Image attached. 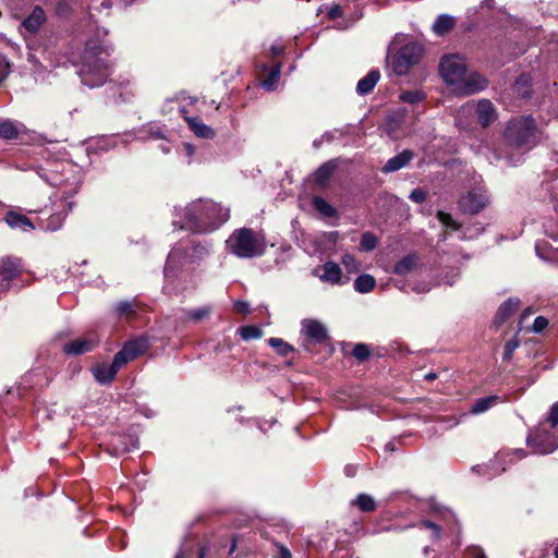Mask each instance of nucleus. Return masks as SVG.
<instances>
[{"label": "nucleus", "instance_id": "56", "mask_svg": "<svg viewBox=\"0 0 558 558\" xmlns=\"http://www.w3.org/2000/svg\"><path fill=\"white\" fill-rule=\"evenodd\" d=\"M327 329L324 325L316 322V344L324 343L327 340Z\"/></svg>", "mask_w": 558, "mask_h": 558}, {"label": "nucleus", "instance_id": "24", "mask_svg": "<svg viewBox=\"0 0 558 558\" xmlns=\"http://www.w3.org/2000/svg\"><path fill=\"white\" fill-rule=\"evenodd\" d=\"M190 130L201 138L211 140L216 136V132L209 125L205 124L198 117L186 118Z\"/></svg>", "mask_w": 558, "mask_h": 558}, {"label": "nucleus", "instance_id": "5", "mask_svg": "<svg viewBox=\"0 0 558 558\" xmlns=\"http://www.w3.org/2000/svg\"><path fill=\"white\" fill-rule=\"evenodd\" d=\"M505 138L510 146L530 150L539 143L541 132L532 116H520L508 122Z\"/></svg>", "mask_w": 558, "mask_h": 558}, {"label": "nucleus", "instance_id": "60", "mask_svg": "<svg viewBox=\"0 0 558 558\" xmlns=\"http://www.w3.org/2000/svg\"><path fill=\"white\" fill-rule=\"evenodd\" d=\"M512 454H514L518 460H521L526 456L523 449H515L512 451Z\"/></svg>", "mask_w": 558, "mask_h": 558}, {"label": "nucleus", "instance_id": "46", "mask_svg": "<svg viewBox=\"0 0 558 558\" xmlns=\"http://www.w3.org/2000/svg\"><path fill=\"white\" fill-rule=\"evenodd\" d=\"M210 313V307H199V308H194V310H191L189 311L187 313V317L197 323V322H201L202 319L206 318Z\"/></svg>", "mask_w": 558, "mask_h": 558}, {"label": "nucleus", "instance_id": "18", "mask_svg": "<svg viewBox=\"0 0 558 558\" xmlns=\"http://www.w3.org/2000/svg\"><path fill=\"white\" fill-rule=\"evenodd\" d=\"M319 279L332 286H343L350 281L348 276H343L341 267L335 262H327L323 265V274Z\"/></svg>", "mask_w": 558, "mask_h": 558}, {"label": "nucleus", "instance_id": "36", "mask_svg": "<svg viewBox=\"0 0 558 558\" xmlns=\"http://www.w3.org/2000/svg\"><path fill=\"white\" fill-rule=\"evenodd\" d=\"M238 333L244 341L256 340L263 337V329L257 325H245L238 329Z\"/></svg>", "mask_w": 558, "mask_h": 558}, {"label": "nucleus", "instance_id": "31", "mask_svg": "<svg viewBox=\"0 0 558 558\" xmlns=\"http://www.w3.org/2000/svg\"><path fill=\"white\" fill-rule=\"evenodd\" d=\"M416 262L417 258L415 255H407L395 265L392 272L399 276L408 275L415 268Z\"/></svg>", "mask_w": 558, "mask_h": 558}, {"label": "nucleus", "instance_id": "29", "mask_svg": "<svg viewBox=\"0 0 558 558\" xmlns=\"http://www.w3.org/2000/svg\"><path fill=\"white\" fill-rule=\"evenodd\" d=\"M513 94L522 99H527L532 93V82L527 74L520 75L512 86Z\"/></svg>", "mask_w": 558, "mask_h": 558}, {"label": "nucleus", "instance_id": "37", "mask_svg": "<svg viewBox=\"0 0 558 558\" xmlns=\"http://www.w3.org/2000/svg\"><path fill=\"white\" fill-rule=\"evenodd\" d=\"M281 63L277 62L272 65L269 73L263 81V87L267 90H274L280 78Z\"/></svg>", "mask_w": 558, "mask_h": 558}, {"label": "nucleus", "instance_id": "20", "mask_svg": "<svg viewBox=\"0 0 558 558\" xmlns=\"http://www.w3.org/2000/svg\"><path fill=\"white\" fill-rule=\"evenodd\" d=\"M414 154L410 149H404L392 158L388 159L381 168L384 173H392L404 168L413 159Z\"/></svg>", "mask_w": 558, "mask_h": 558}, {"label": "nucleus", "instance_id": "44", "mask_svg": "<svg viewBox=\"0 0 558 558\" xmlns=\"http://www.w3.org/2000/svg\"><path fill=\"white\" fill-rule=\"evenodd\" d=\"M341 262L349 274L357 272L360 270L359 262L351 254H344Z\"/></svg>", "mask_w": 558, "mask_h": 558}, {"label": "nucleus", "instance_id": "35", "mask_svg": "<svg viewBox=\"0 0 558 558\" xmlns=\"http://www.w3.org/2000/svg\"><path fill=\"white\" fill-rule=\"evenodd\" d=\"M498 400H499L498 396H488V397L480 398L473 403V405L471 408V413L472 414L484 413L487 410H489L493 405H495Z\"/></svg>", "mask_w": 558, "mask_h": 558}, {"label": "nucleus", "instance_id": "54", "mask_svg": "<svg viewBox=\"0 0 558 558\" xmlns=\"http://www.w3.org/2000/svg\"><path fill=\"white\" fill-rule=\"evenodd\" d=\"M548 326V319L544 316H537L532 325V330L535 333L542 332Z\"/></svg>", "mask_w": 558, "mask_h": 558}, {"label": "nucleus", "instance_id": "15", "mask_svg": "<svg viewBox=\"0 0 558 558\" xmlns=\"http://www.w3.org/2000/svg\"><path fill=\"white\" fill-rule=\"evenodd\" d=\"M99 345V339L95 333H89L84 337H80L70 340L63 345V352L68 355H82L93 351Z\"/></svg>", "mask_w": 558, "mask_h": 558}, {"label": "nucleus", "instance_id": "9", "mask_svg": "<svg viewBox=\"0 0 558 558\" xmlns=\"http://www.w3.org/2000/svg\"><path fill=\"white\" fill-rule=\"evenodd\" d=\"M527 446L534 453L547 454L558 448V438L541 423L526 438Z\"/></svg>", "mask_w": 558, "mask_h": 558}, {"label": "nucleus", "instance_id": "25", "mask_svg": "<svg viewBox=\"0 0 558 558\" xmlns=\"http://www.w3.org/2000/svg\"><path fill=\"white\" fill-rule=\"evenodd\" d=\"M301 345L305 351L312 352L314 348V319L307 318L302 322Z\"/></svg>", "mask_w": 558, "mask_h": 558}, {"label": "nucleus", "instance_id": "3", "mask_svg": "<svg viewBox=\"0 0 558 558\" xmlns=\"http://www.w3.org/2000/svg\"><path fill=\"white\" fill-rule=\"evenodd\" d=\"M211 245L207 241L186 239L179 241L168 254L165 276H175V271L185 263L199 264L210 253Z\"/></svg>", "mask_w": 558, "mask_h": 558}, {"label": "nucleus", "instance_id": "28", "mask_svg": "<svg viewBox=\"0 0 558 558\" xmlns=\"http://www.w3.org/2000/svg\"><path fill=\"white\" fill-rule=\"evenodd\" d=\"M456 25V19L449 14H440L433 24V32L438 36L449 33Z\"/></svg>", "mask_w": 558, "mask_h": 558}, {"label": "nucleus", "instance_id": "62", "mask_svg": "<svg viewBox=\"0 0 558 558\" xmlns=\"http://www.w3.org/2000/svg\"><path fill=\"white\" fill-rule=\"evenodd\" d=\"M114 454H119V452H126L129 451L128 447H124L122 449H119L117 446L113 445Z\"/></svg>", "mask_w": 558, "mask_h": 558}, {"label": "nucleus", "instance_id": "61", "mask_svg": "<svg viewBox=\"0 0 558 558\" xmlns=\"http://www.w3.org/2000/svg\"><path fill=\"white\" fill-rule=\"evenodd\" d=\"M438 377V375L434 372H429L424 375V378L428 381L435 380Z\"/></svg>", "mask_w": 558, "mask_h": 558}, {"label": "nucleus", "instance_id": "2", "mask_svg": "<svg viewBox=\"0 0 558 558\" xmlns=\"http://www.w3.org/2000/svg\"><path fill=\"white\" fill-rule=\"evenodd\" d=\"M229 218L228 210L214 202H196L185 208L186 228L193 233H208L218 229Z\"/></svg>", "mask_w": 558, "mask_h": 558}, {"label": "nucleus", "instance_id": "23", "mask_svg": "<svg viewBox=\"0 0 558 558\" xmlns=\"http://www.w3.org/2000/svg\"><path fill=\"white\" fill-rule=\"evenodd\" d=\"M24 125L9 119H0V138L15 141L19 138Z\"/></svg>", "mask_w": 558, "mask_h": 558}, {"label": "nucleus", "instance_id": "8", "mask_svg": "<svg viewBox=\"0 0 558 558\" xmlns=\"http://www.w3.org/2000/svg\"><path fill=\"white\" fill-rule=\"evenodd\" d=\"M468 69L463 57L459 54H448L441 58L439 63V73L442 80L454 89L465 76Z\"/></svg>", "mask_w": 558, "mask_h": 558}, {"label": "nucleus", "instance_id": "32", "mask_svg": "<svg viewBox=\"0 0 558 558\" xmlns=\"http://www.w3.org/2000/svg\"><path fill=\"white\" fill-rule=\"evenodd\" d=\"M269 347H271L276 353L282 357H288L293 354L295 349L290 343L286 342L281 338L271 337L267 340Z\"/></svg>", "mask_w": 558, "mask_h": 558}, {"label": "nucleus", "instance_id": "4", "mask_svg": "<svg viewBox=\"0 0 558 558\" xmlns=\"http://www.w3.org/2000/svg\"><path fill=\"white\" fill-rule=\"evenodd\" d=\"M226 247L232 255L251 259L260 257L266 252V239L263 232L254 231L251 228L235 229L228 240Z\"/></svg>", "mask_w": 558, "mask_h": 558}, {"label": "nucleus", "instance_id": "21", "mask_svg": "<svg viewBox=\"0 0 558 558\" xmlns=\"http://www.w3.org/2000/svg\"><path fill=\"white\" fill-rule=\"evenodd\" d=\"M74 202H68L62 210L51 214L47 219L46 225L40 226V228L49 232L58 231L62 228L68 213L72 210Z\"/></svg>", "mask_w": 558, "mask_h": 558}, {"label": "nucleus", "instance_id": "1", "mask_svg": "<svg viewBox=\"0 0 558 558\" xmlns=\"http://www.w3.org/2000/svg\"><path fill=\"white\" fill-rule=\"evenodd\" d=\"M111 48L104 39L90 37L84 46L77 74L82 84L89 88L102 86L111 74Z\"/></svg>", "mask_w": 558, "mask_h": 558}, {"label": "nucleus", "instance_id": "55", "mask_svg": "<svg viewBox=\"0 0 558 558\" xmlns=\"http://www.w3.org/2000/svg\"><path fill=\"white\" fill-rule=\"evenodd\" d=\"M233 310L238 314H250L251 313V306L246 301H235L233 304Z\"/></svg>", "mask_w": 558, "mask_h": 558}, {"label": "nucleus", "instance_id": "33", "mask_svg": "<svg viewBox=\"0 0 558 558\" xmlns=\"http://www.w3.org/2000/svg\"><path fill=\"white\" fill-rule=\"evenodd\" d=\"M375 284L376 280L372 275L363 274L356 277L353 287L356 292L364 294L371 292Z\"/></svg>", "mask_w": 558, "mask_h": 558}, {"label": "nucleus", "instance_id": "57", "mask_svg": "<svg viewBox=\"0 0 558 558\" xmlns=\"http://www.w3.org/2000/svg\"><path fill=\"white\" fill-rule=\"evenodd\" d=\"M327 15L330 19H336L342 15V8L340 5H333L327 11Z\"/></svg>", "mask_w": 558, "mask_h": 558}, {"label": "nucleus", "instance_id": "63", "mask_svg": "<svg viewBox=\"0 0 558 558\" xmlns=\"http://www.w3.org/2000/svg\"><path fill=\"white\" fill-rule=\"evenodd\" d=\"M206 556V548L205 547H202L198 551V556L197 558H205Z\"/></svg>", "mask_w": 558, "mask_h": 558}, {"label": "nucleus", "instance_id": "47", "mask_svg": "<svg viewBox=\"0 0 558 558\" xmlns=\"http://www.w3.org/2000/svg\"><path fill=\"white\" fill-rule=\"evenodd\" d=\"M352 354L356 360L365 361L369 356L371 351L366 344L359 343L354 347Z\"/></svg>", "mask_w": 558, "mask_h": 558}, {"label": "nucleus", "instance_id": "52", "mask_svg": "<svg viewBox=\"0 0 558 558\" xmlns=\"http://www.w3.org/2000/svg\"><path fill=\"white\" fill-rule=\"evenodd\" d=\"M27 47L32 50H39L41 48L43 52H47V51H49L51 44H50V41L41 43L40 40H37V39H28Z\"/></svg>", "mask_w": 558, "mask_h": 558}, {"label": "nucleus", "instance_id": "16", "mask_svg": "<svg viewBox=\"0 0 558 558\" xmlns=\"http://www.w3.org/2000/svg\"><path fill=\"white\" fill-rule=\"evenodd\" d=\"M3 221L12 230L32 232L36 229V223L23 214L21 207L9 209L3 216Z\"/></svg>", "mask_w": 558, "mask_h": 558}, {"label": "nucleus", "instance_id": "50", "mask_svg": "<svg viewBox=\"0 0 558 558\" xmlns=\"http://www.w3.org/2000/svg\"><path fill=\"white\" fill-rule=\"evenodd\" d=\"M518 347H519V342L517 339L508 340L505 343V348H504V360H506V361L510 360L513 352L517 350Z\"/></svg>", "mask_w": 558, "mask_h": 558}, {"label": "nucleus", "instance_id": "30", "mask_svg": "<svg viewBox=\"0 0 558 558\" xmlns=\"http://www.w3.org/2000/svg\"><path fill=\"white\" fill-rule=\"evenodd\" d=\"M316 213L323 218L327 219L329 223L333 225L339 216L337 209L327 203L325 199L316 196Z\"/></svg>", "mask_w": 558, "mask_h": 558}, {"label": "nucleus", "instance_id": "19", "mask_svg": "<svg viewBox=\"0 0 558 558\" xmlns=\"http://www.w3.org/2000/svg\"><path fill=\"white\" fill-rule=\"evenodd\" d=\"M46 22V14L41 7L36 5L28 16L22 22V27L31 35H36L40 26Z\"/></svg>", "mask_w": 558, "mask_h": 558}, {"label": "nucleus", "instance_id": "58", "mask_svg": "<svg viewBox=\"0 0 558 558\" xmlns=\"http://www.w3.org/2000/svg\"><path fill=\"white\" fill-rule=\"evenodd\" d=\"M276 558H292V554L287 547L280 545Z\"/></svg>", "mask_w": 558, "mask_h": 558}, {"label": "nucleus", "instance_id": "6", "mask_svg": "<svg viewBox=\"0 0 558 558\" xmlns=\"http://www.w3.org/2000/svg\"><path fill=\"white\" fill-rule=\"evenodd\" d=\"M489 203L490 197L486 187L481 181H475L474 185L460 196L458 207L463 214L477 215L483 211Z\"/></svg>", "mask_w": 558, "mask_h": 558}, {"label": "nucleus", "instance_id": "7", "mask_svg": "<svg viewBox=\"0 0 558 558\" xmlns=\"http://www.w3.org/2000/svg\"><path fill=\"white\" fill-rule=\"evenodd\" d=\"M423 47L417 43H408L390 58V66L396 75H404L423 56Z\"/></svg>", "mask_w": 558, "mask_h": 558}, {"label": "nucleus", "instance_id": "51", "mask_svg": "<svg viewBox=\"0 0 558 558\" xmlns=\"http://www.w3.org/2000/svg\"><path fill=\"white\" fill-rule=\"evenodd\" d=\"M426 197L427 193L423 189H414L409 195V198L417 204L424 203L426 201Z\"/></svg>", "mask_w": 558, "mask_h": 558}, {"label": "nucleus", "instance_id": "43", "mask_svg": "<svg viewBox=\"0 0 558 558\" xmlns=\"http://www.w3.org/2000/svg\"><path fill=\"white\" fill-rule=\"evenodd\" d=\"M300 208L308 214L314 211V194L305 191L299 198Z\"/></svg>", "mask_w": 558, "mask_h": 558}, {"label": "nucleus", "instance_id": "49", "mask_svg": "<svg viewBox=\"0 0 558 558\" xmlns=\"http://www.w3.org/2000/svg\"><path fill=\"white\" fill-rule=\"evenodd\" d=\"M544 423H548L550 425V429H554L558 425V402H555L551 405Z\"/></svg>", "mask_w": 558, "mask_h": 558}, {"label": "nucleus", "instance_id": "12", "mask_svg": "<svg viewBox=\"0 0 558 558\" xmlns=\"http://www.w3.org/2000/svg\"><path fill=\"white\" fill-rule=\"evenodd\" d=\"M149 349V341L146 337H138L126 341L122 349L114 354L116 360L123 367L129 362L134 361L145 354Z\"/></svg>", "mask_w": 558, "mask_h": 558}, {"label": "nucleus", "instance_id": "48", "mask_svg": "<svg viewBox=\"0 0 558 558\" xmlns=\"http://www.w3.org/2000/svg\"><path fill=\"white\" fill-rule=\"evenodd\" d=\"M421 529L432 530V538L438 539L440 537L441 529L439 525L429 520H423L420 525Z\"/></svg>", "mask_w": 558, "mask_h": 558}, {"label": "nucleus", "instance_id": "26", "mask_svg": "<svg viewBox=\"0 0 558 558\" xmlns=\"http://www.w3.org/2000/svg\"><path fill=\"white\" fill-rule=\"evenodd\" d=\"M379 78L380 73L378 70L369 71L366 76H364L362 80L357 82L356 93L359 95H367L374 89Z\"/></svg>", "mask_w": 558, "mask_h": 558}, {"label": "nucleus", "instance_id": "34", "mask_svg": "<svg viewBox=\"0 0 558 558\" xmlns=\"http://www.w3.org/2000/svg\"><path fill=\"white\" fill-rule=\"evenodd\" d=\"M336 160H329L316 169V184H324L337 169Z\"/></svg>", "mask_w": 558, "mask_h": 558}, {"label": "nucleus", "instance_id": "40", "mask_svg": "<svg viewBox=\"0 0 558 558\" xmlns=\"http://www.w3.org/2000/svg\"><path fill=\"white\" fill-rule=\"evenodd\" d=\"M474 113H462V106L458 109L456 114V125L459 129L466 130L471 126Z\"/></svg>", "mask_w": 558, "mask_h": 558}, {"label": "nucleus", "instance_id": "11", "mask_svg": "<svg viewBox=\"0 0 558 558\" xmlns=\"http://www.w3.org/2000/svg\"><path fill=\"white\" fill-rule=\"evenodd\" d=\"M438 221L447 229L451 231H460V240H472L481 235L485 231V226L482 222H474L469 227L461 228L450 214L439 210L437 213Z\"/></svg>", "mask_w": 558, "mask_h": 558}, {"label": "nucleus", "instance_id": "41", "mask_svg": "<svg viewBox=\"0 0 558 558\" xmlns=\"http://www.w3.org/2000/svg\"><path fill=\"white\" fill-rule=\"evenodd\" d=\"M360 246L362 251H373L377 246V238L371 232H365L361 236Z\"/></svg>", "mask_w": 558, "mask_h": 558}, {"label": "nucleus", "instance_id": "64", "mask_svg": "<svg viewBox=\"0 0 558 558\" xmlns=\"http://www.w3.org/2000/svg\"><path fill=\"white\" fill-rule=\"evenodd\" d=\"M235 546H236V539L233 537L232 538V544H231V547H230V550H229L230 555L234 551Z\"/></svg>", "mask_w": 558, "mask_h": 558}, {"label": "nucleus", "instance_id": "22", "mask_svg": "<svg viewBox=\"0 0 558 558\" xmlns=\"http://www.w3.org/2000/svg\"><path fill=\"white\" fill-rule=\"evenodd\" d=\"M519 299L509 298L499 306L494 319V324L496 326L502 325L519 308Z\"/></svg>", "mask_w": 558, "mask_h": 558}, {"label": "nucleus", "instance_id": "45", "mask_svg": "<svg viewBox=\"0 0 558 558\" xmlns=\"http://www.w3.org/2000/svg\"><path fill=\"white\" fill-rule=\"evenodd\" d=\"M403 116L401 113L390 114L387 119V131L391 137H396V132L398 129V123L402 120Z\"/></svg>", "mask_w": 558, "mask_h": 558}, {"label": "nucleus", "instance_id": "17", "mask_svg": "<svg viewBox=\"0 0 558 558\" xmlns=\"http://www.w3.org/2000/svg\"><path fill=\"white\" fill-rule=\"evenodd\" d=\"M121 368H122V366L113 356L111 364H109V365L105 364V363L96 364L95 366L92 367V373H93L95 380L98 384L110 385L114 380L118 372Z\"/></svg>", "mask_w": 558, "mask_h": 558}, {"label": "nucleus", "instance_id": "13", "mask_svg": "<svg viewBox=\"0 0 558 558\" xmlns=\"http://www.w3.org/2000/svg\"><path fill=\"white\" fill-rule=\"evenodd\" d=\"M23 265L20 258L3 257L0 259V294L8 292L11 281L22 275Z\"/></svg>", "mask_w": 558, "mask_h": 558}, {"label": "nucleus", "instance_id": "42", "mask_svg": "<svg viewBox=\"0 0 558 558\" xmlns=\"http://www.w3.org/2000/svg\"><path fill=\"white\" fill-rule=\"evenodd\" d=\"M425 95L420 90H405L400 94V99L407 104H417L424 99Z\"/></svg>", "mask_w": 558, "mask_h": 558}, {"label": "nucleus", "instance_id": "27", "mask_svg": "<svg viewBox=\"0 0 558 558\" xmlns=\"http://www.w3.org/2000/svg\"><path fill=\"white\" fill-rule=\"evenodd\" d=\"M138 305L135 301H120L116 305V315L118 318L132 320L137 316Z\"/></svg>", "mask_w": 558, "mask_h": 558}, {"label": "nucleus", "instance_id": "38", "mask_svg": "<svg viewBox=\"0 0 558 558\" xmlns=\"http://www.w3.org/2000/svg\"><path fill=\"white\" fill-rule=\"evenodd\" d=\"M541 106L547 107L551 114L558 116V87L556 83H554L549 95L543 98Z\"/></svg>", "mask_w": 558, "mask_h": 558}, {"label": "nucleus", "instance_id": "39", "mask_svg": "<svg viewBox=\"0 0 558 558\" xmlns=\"http://www.w3.org/2000/svg\"><path fill=\"white\" fill-rule=\"evenodd\" d=\"M353 504L364 512H371L376 509V501L371 495L359 494Z\"/></svg>", "mask_w": 558, "mask_h": 558}, {"label": "nucleus", "instance_id": "10", "mask_svg": "<svg viewBox=\"0 0 558 558\" xmlns=\"http://www.w3.org/2000/svg\"><path fill=\"white\" fill-rule=\"evenodd\" d=\"M462 113H474L482 128H487L497 119V110L489 99L468 101L462 105Z\"/></svg>", "mask_w": 558, "mask_h": 558}, {"label": "nucleus", "instance_id": "59", "mask_svg": "<svg viewBox=\"0 0 558 558\" xmlns=\"http://www.w3.org/2000/svg\"><path fill=\"white\" fill-rule=\"evenodd\" d=\"M270 52H271L272 58L275 59V58H277V57H279V56L283 54V52H284V47H283V46H280V45H272V46L270 47Z\"/></svg>", "mask_w": 558, "mask_h": 558}, {"label": "nucleus", "instance_id": "14", "mask_svg": "<svg viewBox=\"0 0 558 558\" xmlns=\"http://www.w3.org/2000/svg\"><path fill=\"white\" fill-rule=\"evenodd\" d=\"M488 87V80L481 73L474 71L465 73V76L457 85L453 92L460 96H470L485 90Z\"/></svg>", "mask_w": 558, "mask_h": 558}, {"label": "nucleus", "instance_id": "53", "mask_svg": "<svg viewBox=\"0 0 558 558\" xmlns=\"http://www.w3.org/2000/svg\"><path fill=\"white\" fill-rule=\"evenodd\" d=\"M464 558H486V556L481 547L470 546L465 550Z\"/></svg>", "mask_w": 558, "mask_h": 558}]
</instances>
